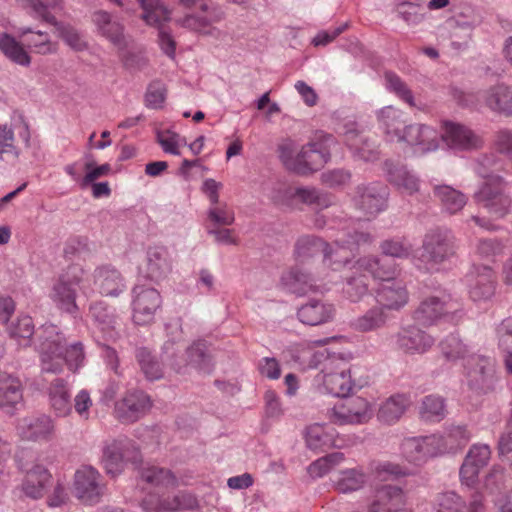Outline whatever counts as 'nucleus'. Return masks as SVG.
<instances>
[{
	"label": "nucleus",
	"instance_id": "1",
	"mask_svg": "<svg viewBox=\"0 0 512 512\" xmlns=\"http://www.w3.org/2000/svg\"><path fill=\"white\" fill-rule=\"evenodd\" d=\"M36 336V349L39 353L42 372L61 373L64 364L70 371L76 372L84 365L86 358L84 344L76 341L68 345L65 336L57 326L43 325Z\"/></svg>",
	"mask_w": 512,
	"mask_h": 512
},
{
	"label": "nucleus",
	"instance_id": "2",
	"mask_svg": "<svg viewBox=\"0 0 512 512\" xmlns=\"http://www.w3.org/2000/svg\"><path fill=\"white\" fill-rule=\"evenodd\" d=\"M177 335L168 339L163 345V354L165 360L178 373L184 372L185 368L192 366L204 373H210L213 369L211 355L203 341L194 342L183 352L182 346L179 345L181 339V328L175 325Z\"/></svg>",
	"mask_w": 512,
	"mask_h": 512
},
{
	"label": "nucleus",
	"instance_id": "3",
	"mask_svg": "<svg viewBox=\"0 0 512 512\" xmlns=\"http://www.w3.org/2000/svg\"><path fill=\"white\" fill-rule=\"evenodd\" d=\"M456 250L455 237L450 230L432 229L424 235L419 261L427 271H439L456 255Z\"/></svg>",
	"mask_w": 512,
	"mask_h": 512
},
{
	"label": "nucleus",
	"instance_id": "4",
	"mask_svg": "<svg viewBox=\"0 0 512 512\" xmlns=\"http://www.w3.org/2000/svg\"><path fill=\"white\" fill-rule=\"evenodd\" d=\"M463 316L461 301L445 292L441 296L427 297L420 302L413 313L414 321L424 327L432 326L442 317H447L449 321L458 323Z\"/></svg>",
	"mask_w": 512,
	"mask_h": 512
},
{
	"label": "nucleus",
	"instance_id": "5",
	"mask_svg": "<svg viewBox=\"0 0 512 512\" xmlns=\"http://www.w3.org/2000/svg\"><path fill=\"white\" fill-rule=\"evenodd\" d=\"M337 141L332 134L318 131L296 155L295 173L308 175L322 168L331 158Z\"/></svg>",
	"mask_w": 512,
	"mask_h": 512
},
{
	"label": "nucleus",
	"instance_id": "6",
	"mask_svg": "<svg viewBox=\"0 0 512 512\" xmlns=\"http://www.w3.org/2000/svg\"><path fill=\"white\" fill-rule=\"evenodd\" d=\"M505 190L506 183L503 178L491 176L474 194V199L495 218H502L509 213L512 205V200Z\"/></svg>",
	"mask_w": 512,
	"mask_h": 512
},
{
	"label": "nucleus",
	"instance_id": "7",
	"mask_svg": "<svg viewBox=\"0 0 512 512\" xmlns=\"http://www.w3.org/2000/svg\"><path fill=\"white\" fill-rule=\"evenodd\" d=\"M466 375L468 385L479 393H488L495 389V361L483 355H471L467 358Z\"/></svg>",
	"mask_w": 512,
	"mask_h": 512
},
{
	"label": "nucleus",
	"instance_id": "8",
	"mask_svg": "<svg viewBox=\"0 0 512 512\" xmlns=\"http://www.w3.org/2000/svg\"><path fill=\"white\" fill-rule=\"evenodd\" d=\"M403 457L415 465L443 454L441 436L437 434L405 438L401 444Z\"/></svg>",
	"mask_w": 512,
	"mask_h": 512
},
{
	"label": "nucleus",
	"instance_id": "9",
	"mask_svg": "<svg viewBox=\"0 0 512 512\" xmlns=\"http://www.w3.org/2000/svg\"><path fill=\"white\" fill-rule=\"evenodd\" d=\"M74 495L85 505H95L101 501L105 484L100 473L92 466H82L74 474Z\"/></svg>",
	"mask_w": 512,
	"mask_h": 512
},
{
	"label": "nucleus",
	"instance_id": "10",
	"mask_svg": "<svg viewBox=\"0 0 512 512\" xmlns=\"http://www.w3.org/2000/svg\"><path fill=\"white\" fill-rule=\"evenodd\" d=\"M139 452L132 440L120 437L108 443L103 451V462L107 474L116 476L124 468L126 461L137 462Z\"/></svg>",
	"mask_w": 512,
	"mask_h": 512
},
{
	"label": "nucleus",
	"instance_id": "11",
	"mask_svg": "<svg viewBox=\"0 0 512 512\" xmlns=\"http://www.w3.org/2000/svg\"><path fill=\"white\" fill-rule=\"evenodd\" d=\"M132 317L137 325H146L154 320L156 311L161 307L160 293L151 287L136 285L133 290Z\"/></svg>",
	"mask_w": 512,
	"mask_h": 512
},
{
	"label": "nucleus",
	"instance_id": "12",
	"mask_svg": "<svg viewBox=\"0 0 512 512\" xmlns=\"http://www.w3.org/2000/svg\"><path fill=\"white\" fill-rule=\"evenodd\" d=\"M373 416L369 402L362 397L347 398L329 411L331 422L338 425L363 424Z\"/></svg>",
	"mask_w": 512,
	"mask_h": 512
},
{
	"label": "nucleus",
	"instance_id": "13",
	"mask_svg": "<svg viewBox=\"0 0 512 512\" xmlns=\"http://www.w3.org/2000/svg\"><path fill=\"white\" fill-rule=\"evenodd\" d=\"M388 190L381 182L360 184L356 187L355 206L369 216H376L387 207Z\"/></svg>",
	"mask_w": 512,
	"mask_h": 512
},
{
	"label": "nucleus",
	"instance_id": "14",
	"mask_svg": "<svg viewBox=\"0 0 512 512\" xmlns=\"http://www.w3.org/2000/svg\"><path fill=\"white\" fill-rule=\"evenodd\" d=\"M439 133L426 124H410L403 127L399 142H405L412 147L414 153L426 154L439 147Z\"/></svg>",
	"mask_w": 512,
	"mask_h": 512
},
{
	"label": "nucleus",
	"instance_id": "15",
	"mask_svg": "<svg viewBox=\"0 0 512 512\" xmlns=\"http://www.w3.org/2000/svg\"><path fill=\"white\" fill-rule=\"evenodd\" d=\"M396 348L407 355L426 353L435 343V339L416 325L400 328L394 335Z\"/></svg>",
	"mask_w": 512,
	"mask_h": 512
},
{
	"label": "nucleus",
	"instance_id": "16",
	"mask_svg": "<svg viewBox=\"0 0 512 512\" xmlns=\"http://www.w3.org/2000/svg\"><path fill=\"white\" fill-rule=\"evenodd\" d=\"M75 270L72 269L71 272L61 275L51 292V299L56 306L69 314H75L78 310L76 296L80 277Z\"/></svg>",
	"mask_w": 512,
	"mask_h": 512
},
{
	"label": "nucleus",
	"instance_id": "17",
	"mask_svg": "<svg viewBox=\"0 0 512 512\" xmlns=\"http://www.w3.org/2000/svg\"><path fill=\"white\" fill-rule=\"evenodd\" d=\"M338 361H327L321 369V381L327 393L336 397H347L355 386L351 380L350 370L339 368Z\"/></svg>",
	"mask_w": 512,
	"mask_h": 512
},
{
	"label": "nucleus",
	"instance_id": "18",
	"mask_svg": "<svg viewBox=\"0 0 512 512\" xmlns=\"http://www.w3.org/2000/svg\"><path fill=\"white\" fill-rule=\"evenodd\" d=\"M33 10L38 19L55 27L58 37H60L71 49L75 51H83L87 49V42L74 26L57 21L55 16L52 15L50 11H47V7L40 3L33 4Z\"/></svg>",
	"mask_w": 512,
	"mask_h": 512
},
{
	"label": "nucleus",
	"instance_id": "19",
	"mask_svg": "<svg viewBox=\"0 0 512 512\" xmlns=\"http://www.w3.org/2000/svg\"><path fill=\"white\" fill-rule=\"evenodd\" d=\"M4 349L0 345V358ZM23 406V387L21 381L10 374L0 373V408L7 415H14Z\"/></svg>",
	"mask_w": 512,
	"mask_h": 512
},
{
	"label": "nucleus",
	"instance_id": "20",
	"mask_svg": "<svg viewBox=\"0 0 512 512\" xmlns=\"http://www.w3.org/2000/svg\"><path fill=\"white\" fill-rule=\"evenodd\" d=\"M451 149L472 150L481 147L482 140L470 128L465 125L445 122L440 136Z\"/></svg>",
	"mask_w": 512,
	"mask_h": 512
},
{
	"label": "nucleus",
	"instance_id": "21",
	"mask_svg": "<svg viewBox=\"0 0 512 512\" xmlns=\"http://www.w3.org/2000/svg\"><path fill=\"white\" fill-rule=\"evenodd\" d=\"M151 401L143 391L128 393L115 406L117 418L124 423H133L140 419L150 409Z\"/></svg>",
	"mask_w": 512,
	"mask_h": 512
},
{
	"label": "nucleus",
	"instance_id": "22",
	"mask_svg": "<svg viewBox=\"0 0 512 512\" xmlns=\"http://www.w3.org/2000/svg\"><path fill=\"white\" fill-rule=\"evenodd\" d=\"M383 169L387 181L401 192L413 195L419 191V177L405 165L393 160H386L383 164Z\"/></svg>",
	"mask_w": 512,
	"mask_h": 512
},
{
	"label": "nucleus",
	"instance_id": "23",
	"mask_svg": "<svg viewBox=\"0 0 512 512\" xmlns=\"http://www.w3.org/2000/svg\"><path fill=\"white\" fill-rule=\"evenodd\" d=\"M93 285L103 296L117 297L126 289L123 275L111 265H102L94 270Z\"/></svg>",
	"mask_w": 512,
	"mask_h": 512
},
{
	"label": "nucleus",
	"instance_id": "24",
	"mask_svg": "<svg viewBox=\"0 0 512 512\" xmlns=\"http://www.w3.org/2000/svg\"><path fill=\"white\" fill-rule=\"evenodd\" d=\"M378 307L388 310H399L408 302V292L400 280L390 279L381 282L375 292Z\"/></svg>",
	"mask_w": 512,
	"mask_h": 512
},
{
	"label": "nucleus",
	"instance_id": "25",
	"mask_svg": "<svg viewBox=\"0 0 512 512\" xmlns=\"http://www.w3.org/2000/svg\"><path fill=\"white\" fill-rule=\"evenodd\" d=\"M54 422L50 416L42 414L39 416L26 417L18 425V433L24 440L41 442L49 441L54 434Z\"/></svg>",
	"mask_w": 512,
	"mask_h": 512
},
{
	"label": "nucleus",
	"instance_id": "26",
	"mask_svg": "<svg viewBox=\"0 0 512 512\" xmlns=\"http://www.w3.org/2000/svg\"><path fill=\"white\" fill-rule=\"evenodd\" d=\"M345 141L353 156L365 162H373L379 158V150L375 141L363 135L354 124L345 126Z\"/></svg>",
	"mask_w": 512,
	"mask_h": 512
},
{
	"label": "nucleus",
	"instance_id": "27",
	"mask_svg": "<svg viewBox=\"0 0 512 512\" xmlns=\"http://www.w3.org/2000/svg\"><path fill=\"white\" fill-rule=\"evenodd\" d=\"M51 479L52 475L45 466L35 464L25 473L19 489L25 497L39 500L44 497Z\"/></svg>",
	"mask_w": 512,
	"mask_h": 512
},
{
	"label": "nucleus",
	"instance_id": "28",
	"mask_svg": "<svg viewBox=\"0 0 512 512\" xmlns=\"http://www.w3.org/2000/svg\"><path fill=\"white\" fill-rule=\"evenodd\" d=\"M280 287L297 296L319 290L314 277L298 266L291 267L281 274Z\"/></svg>",
	"mask_w": 512,
	"mask_h": 512
},
{
	"label": "nucleus",
	"instance_id": "29",
	"mask_svg": "<svg viewBox=\"0 0 512 512\" xmlns=\"http://www.w3.org/2000/svg\"><path fill=\"white\" fill-rule=\"evenodd\" d=\"M334 314V305L319 299H311L297 310L298 319L310 326L327 323L333 319Z\"/></svg>",
	"mask_w": 512,
	"mask_h": 512
},
{
	"label": "nucleus",
	"instance_id": "30",
	"mask_svg": "<svg viewBox=\"0 0 512 512\" xmlns=\"http://www.w3.org/2000/svg\"><path fill=\"white\" fill-rule=\"evenodd\" d=\"M172 270V259L163 246L150 247L147 250L146 274L150 280L165 279Z\"/></svg>",
	"mask_w": 512,
	"mask_h": 512
},
{
	"label": "nucleus",
	"instance_id": "31",
	"mask_svg": "<svg viewBox=\"0 0 512 512\" xmlns=\"http://www.w3.org/2000/svg\"><path fill=\"white\" fill-rule=\"evenodd\" d=\"M92 21L101 36L107 38L120 49L125 47L124 27L118 21L113 20L109 12L104 10L95 11L92 14Z\"/></svg>",
	"mask_w": 512,
	"mask_h": 512
},
{
	"label": "nucleus",
	"instance_id": "32",
	"mask_svg": "<svg viewBox=\"0 0 512 512\" xmlns=\"http://www.w3.org/2000/svg\"><path fill=\"white\" fill-rule=\"evenodd\" d=\"M404 503L401 488L392 485H383L376 489L373 500L368 506V512H393Z\"/></svg>",
	"mask_w": 512,
	"mask_h": 512
},
{
	"label": "nucleus",
	"instance_id": "33",
	"mask_svg": "<svg viewBox=\"0 0 512 512\" xmlns=\"http://www.w3.org/2000/svg\"><path fill=\"white\" fill-rule=\"evenodd\" d=\"M19 37L23 38L27 47L34 53L40 55L54 54L57 51V44L52 42L50 35L41 30H34L30 27L21 26L17 29Z\"/></svg>",
	"mask_w": 512,
	"mask_h": 512
},
{
	"label": "nucleus",
	"instance_id": "34",
	"mask_svg": "<svg viewBox=\"0 0 512 512\" xmlns=\"http://www.w3.org/2000/svg\"><path fill=\"white\" fill-rule=\"evenodd\" d=\"M389 319L383 307L373 306L362 315L352 319L350 328L359 333H368L385 327Z\"/></svg>",
	"mask_w": 512,
	"mask_h": 512
},
{
	"label": "nucleus",
	"instance_id": "35",
	"mask_svg": "<svg viewBox=\"0 0 512 512\" xmlns=\"http://www.w3.org/2000/svg\"><path fill=\"white\" fill-rule=\"evenodd\" d=\"M486 106L494 112L512 116V87L498 84L484 93Z\"/></svg>",
	"mask_w": 512,
	"mask_h": 512
},
{
	"label": "nucleus",
	"instance_id": "36",
	"mask_svg": "<svg viewBox=\"0 0 512 512\" xmlns=\"http://www.w3.org/2000/svg\"><path fill=\"white\" fill-rule=\"evenodd\" d=\"M89 314L108 340H115L119 337L116 330V316L106 303L102 301L92 303Z\"/></svg>",
	"mask_w": 512,
	"mask_h": 512
},
{
	"label": "nucleus",
	"instance_id": "37",
	"mask_svg": "<svg viewBox=\"0 0 512 512\" xmlns=\"http://www.w3.org/2000/svg\"><path fill=\"white\" fill-rule=\"evenodd\" d=\"M49 401L52 410L59 417H65L72 411L71 395L67 382L56 378L49 387Z\"/></svg>",
	"mask_w": 512,
	"mask_h": 512
},
{
	"label": "nucleus",
	"instance_id": "38",
	"mask_svg": "<svg viewBox=\"0 0 512 512\" xmlns=\"http://www.w3.org/2000/svg\"><path fill=\"white\" fill-rule=\"evenodd\" d=\"M343 294L351 302H359L369 291V277L363 270L353 265L350 273L345 276Z\"/></svg>",
	"mask_w": 512,
	"mask_h": 512
},
{
	"label": "nucleus",
	"instance_id": "39",
	"mask_svg": "<svg viewBox=\"0 0 512 512\" xmlns=\"http://www.w3.org/2000/svg\"><path fill=\"white\" fill-rule=\"evenodd\" d=\"M355 267L358 270H363L370 274L373 278L379 279L382 282L394 279L395 273L394 264L390 263L387 259L376 256H364L355 262Z\"/></svg>",
	"mask_w": 512,
	"mask_h": 512
},
{
	"label": "nucleus",
	"instance_id": "40",
	"mask_svg": "<svg viewBox=\"0 0 512 512\" xmlns=\"http://www.w3.org/2000/svg\"><path fill=\"white\" fill-rule=\"evenodd\" d=\"M411 404V399L406 394H394L382 403L378 410V419L386 424L397 422Z\"/></svg>",
	"mask_w": 512,
	"mask_h": 512
},
{
	"label": "nucleus",
	"instance_id": "41",
	"mask_svg": "<svg viewBox=\"0 0 512 512\" xmlns=\"http://www.w3.org/2000/svg\"><path fill=\"white\" fill-rule=\"evenodd\" d=\"M143 10L142 19L150 26L160 28L167 27L165 23L171 19L172 11L162 0H140Z\"/></svg>",
	"mask_w": 512,
	"mask_h": 512
},
{
	"label": "nucleus",
	"instance_id": "42",
	"mask_svg": "<svg viewBox=\"0 0 512 512\" xmlns=\"http://www.w3.org/2000/svg\"><path fill=\"white\" fill-rule=\"evenodd\" d=\"M433 192L442 208L449 214H456L467 203V197L449 185H435Z\"/></svg>",
	"mask_w": 512,
	"mask_h": 512
},
{
	"label": "nucleus",
	"instance_id": "43",
	"mask_svg": "<svg viewBox=\"0 0 512 512\" xmlns=\"http://www.w3.org/2000/svg\"><path fill=\"white\" fill-rule=\"evenodd\" d=\"M495 292V277L489 267H483L473 283L470 284V297L473 301H482L490 299Z\"/></svg>",
	"mask_w": 512,
	"mask_h": 512
},
{
	"label": "nucleus",
	"instance_id": "44",
	"mask_svg": "<svg viewBox=\"0 0 512 512\" xmlns=\"http://www.w3.org/2000/svg\"><path fill=\"white\" fill-rule=\"evenodd\" d=\"M306 444L315 451L336 446L334 429L322 424L309 426L306 431Z\"/></svg>",
	"mask_w": 512,
	"mask_h": 512
},
{
	"label": "nucleus",
	"instance_id": "45",
	"mask_svg": "<svg viewBox=\"0 0 512 512\" xmlns=\"http://www.w3.org/2000/svg\"><path fill=\"white\" fill-rule=\"evenodd\" d=\"M0 50L13 63L28 67L31 57L21 43L7 33H0Z\"/></svg>",
	"mask_w": 512,
	"mask_h": 512
},
{
	"label": "nucleus",
	"instance_id": "46",
	"mask_svg": "<svg viewBox=\"0 0 512 512\" xmlns=\"http://www.w3.org/2000/svg\"><path fill=\"white\" fill-rule=\"evenodd\" d=\"M447 414L445 399L439 395L425 396L419 407L420 418L427 422H440Z\"/></svg>",
	"mask_w": 512,
	"mask_h": 512
},
{
	"label": "nucleus",
	"instance_id": "47",
	"mask_svg": "<svg viewBox=\"0 0 512 512\" xmlns=\"http://www.w3.org/2000/svg\"><path fill=\"white\" fill-rule=\"evenodd\" d=\"M324 247V240L315 235H302L294 244V257L298 262H305L318 255Z\"/></svg>",
	"mask_w": 512,
	"mask_h": 512
},
{
	"label": "nucleus",
	"instance_id": "48",
	"mask_svg": "<svg viewBox=\"0 0 512 512\" xmlns=\"http://www.w3.org/2000/svg\"><path fill=\"white\" fill-rule=\"evenodd\" d=\"M441 436L443 454L455 453L457 450L463 448L470 441L471 433L467 430L466 426L453 425L449 427L444 436Z\"/></svg>",
	"mask_w": 512,
	"mask_h": 512
},
{
	"label": "nucleus",
	"instance_id": "49",
	"mask_svg": "<svg viewBox=\"0 0 512 512\" xmlns=\"http://www.w3.org/2000/svg\"><path fill=\"white\" fill-rule=\"evenodd\" d=\"M367 482V475L359 468L342 470L336 481V489L341 493H350L361 489Z\"/></svg>",
	"mask_w": 512,
	"mask_h": 512
},
{
	"label": "nucleus",
	"instance_id": "50",
	"mask_svg": "<svg viewBox=\"0 0 512 512\" xmlns=\"http://www.w3.org/2000/svg\"><path fill=\"white\" fill-rule=\"evenodd\" d=\"M378 121L384 132L397 138L399 142L403 133V124L401 112L391 106L381 109L378 113Z\"/></svg>",
	"mask_w": 512,
	"mask_h": 512
},
{
	"label": "nucleus",
	"instance_id": "51",
	"mask_svg": "<svg viewBox=\"0 0 512 512\" xmlns=\"http://www.w3.org/2000/svg\"><path fill=\"white\" fill-rule=\"evenodd\" d=\"M372 241L373 237L368 232L349 229L341 232V234L335 239L334 243L339 248L356 251L362 246L371 244Z\"/></svg>",
	"mask_w": 512,
	"mask_h": 512
},
{
	"label": "nucleus",
	"instance_id": "52",
	"mask_svg": "<svg viewBox=\"0 0 512 512\" xmlns=\"http://www.w3.org/2000/svg\"><path fill=\"white\" fill-rule=\"evenodd\" d=\"M196 507H198L196 497L188 492H179L172 498H166L159 502V510L164 512L193 510Z\"/></svg>",
	"mask_w": 512,
	"mask_h": 512
},
{
	"label": "nucleus",
	"instance_id": "53",
	"mask_svg": "<svg viewBox=\"0 0 512 512\" xmlns=\"http://www.w3.org/2000/svg\"><path fill=\"white\" fill-rule=\"evenodd\" d=\"M136 359L148 380H158L163 376L160 363L147 348H138L136 350Z\"/></svg>",
	"mask_w": 512,
	"mask_h": 512
},
{
	"label": "nucleus",
	"instance_id": "54",
	"mask_svg": "<svg viewBox=\"0 0 512 512\" xmlns=\"http://www.w3.org/2000/svg\"><path fill=\"white\" fill-rule=\"evenodd\" d=\"M455 27L453 35L459 36L460 32H463L465 37V43L471 38L472 31L481 23V17L474 12L472 9H467V13L464 11L460 12L455 17Z\"/></svg>",
	"mask_w": 512,
	"mask_h": 512
},
{
	"label": "nucleus",
	"instance_id": "55",
	"mask_svg": "<svg viewBox=\"0 0 512 512\" xmlns=\"http://www.w3.org/2000/svg\"><path fill=\"white\" fill-rule=\"evenodd\" d=\"M140 475L145 482L154 486H170L176 482L170 470L158 466L143 467Z\"/></svg>",
	"mask_w": 512,
	"mask_h": 512
},
{
	"label": "nucleus",
	"instance_id": "56",
	"mask_svg": "<svg viewBox=\"0 0 512 512\" xmlns=\"http://www.w3.org/2000/svg\"><path fill=\"white\" fill-rule=\"evenodd\" d=\"M8 333L11 338L18 341L20 345L27 346L31 336L34 334V324L29 316H22L16 322L8 327Z\"/></svg>",
	"mask_w": 512,
	"mask_h": 512
},
{
	"label": "nucleus",
	"instance_id": "57",
	"mask_svg": "<svg viewBox=\"0 0 512 512\" xmlns=\"http://www.w3.org/2000/svg\"><path fill=\"white\" fill-rule=\"evenodd\" d=\"M439 346L443 356L451 361L465 358L469 352L468 346L455 334L448 335Z\"/></svg>",
	"mask_w": 512,
	"mask_h": 512
},
{
	"label": "nucleus",
	"instance_id": "58",
	"mask_svg": "<svg viewBox=\"0 0 512 512\" xmlns=\"http://www.w3.org/2000/svg\"><path fill=\"white\" fill-rule=\"evenodd\" d=\"M295 195L305 204L314 205L323 209L333 203V197L328 193L321 192L316 188H297Z\"/></svg>",
	"mask_w": 512,
	"mask_h": 512
},
{
	"label": "nucleus",
	"instance_id": "59",
	"mask_svg": "<svg viewBox=\"0 0 512 512\" xmlns=\"http://www.w3.org/2000/svg\"><path fill=\"white\" fill-rule=\"evenodd\" d=\"M386 88L396 94L401 100L409 106L414 107V96L406 83L394 72L388 71L384 75Z\"/></svg>",
	"mask_w": 512,
	"mask_h": 512
},
{
	"label": "nucleus",
	"instance_id": "60",
	"mask_svg": "<svg viewBox=\"0 0 512 512\" xmlns=\"http://www.w3.org/2000/svg\"><path fill=\"white\" fill-rule=\"evenodd\" d=\"M175 23L176 25L185 28L191 32L201 34L211 33L208 18L195 13H189L181 18L175 19ZM212 30H214V28H212Z\"/></svg>",
	"mask_w": 512,
	"mask_h": 512
},
{
	"label": "nucleus",
	"instance_id": "61",
	"mask_svg": "<svg viewBox=\"0 0 512 512\" xmlns=\"http://www.w3.org/2000/svg\"><path fill=\"white\" fill-rule=\"evenodd\" d=\"M426 4H416L412 6H403L395 8L398 16L411 27L418 26L426 19Z\"/></svg>",
	"mask_w": 512,
	"mask_h": 512
},
{
	"label": "nucleus",
	"instance_id": "62",
	"mask_svg": "<svg viewBox=\"0 0 512 512\" xmlns=\"http://www.w3.org/2000/svg\"><path fill=\"white\" fill-rule=\"evenodd\" d=\"M207 216L209 226L212 227H226L233 224L235 220L234 213L226 206L210 207Z\"/></svg>",
	"mask_w": 512,
	"mask_h": 512
},
{
	"label": "nucleus",
	"instance_id": "63",
	"mask_svg": "<svg viewBox=\"0 0 512 512\" xmlns=\"http://www.w3.org/2000/svg\"><path fill=\"white\" fill-rule=\"evenodd\" d=\"M465 502L453 491L442 493L438 498L436 512H462Z\"/></svg>",
	"mask_w": 512,
	"mask_h": 512
},
{
	"label": "nucleus",
	"instance_id": "64",
	"mask_svg": "<svg viewBox=\"0 0 512 512\" xmlns=\"http://www.w3.org/2000/svg\"><path fill=\"white\" fill-rule=\"evenodd\" d=\"M496 336L498 347L503 352L512 351V317H508L501 321L496 327Z\"/></svg>",
	"mask_w": 512,
	"mask_h": 512
}]
</instances>
